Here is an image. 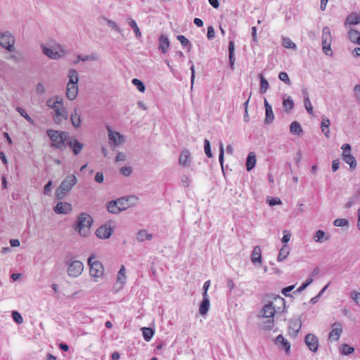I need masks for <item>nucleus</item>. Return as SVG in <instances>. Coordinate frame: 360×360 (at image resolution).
<instances>
[{"instance_id":"nucleus-1","label":"nucleus","mask_w":360,"mask_h":360,"mask_svg":"<svg viewBox=\"0 0 360 360\" xmlns=\"http://www.w3.org/2000/svg\"><path fill=\"white\" fill-rule=\"evenodd\" d=\"M94 222L92 217L86 212L80 213L73 226L81 236L85 237L90 233V229Z\"/></svg>"},{"instance_id":"nucleus-2","label":"nucleus","mask_w":360,"mask_h":360,"mask_svg":"<svg viewBox=\"0 0 360 360\" xmlns=\"http://www.w3.org/2000/svg\"><path fill=\"white\" fill-rule=\"evenodd\" d=\"M68 77L69 80L67 84L65 95L70 101H73L78 94V72L75 69H70L68 71Z\"/></svg>"},{"instance_id":"nucleus-3","label":"nucleus","mask_w":360,"mask_h":360,"mask_svg":"<svg viewBox=\"0 0 360 360\" xmlns=\"http://www.w3.org/2000/svg\"><path fill=\"white\" fill-rule=\"evenodd\" d=\"M46 134L52 141L51 146L64 150L66 148L65 142L69 139V134L67 131H60L53 129H48Z\"/></svg>"},{"instance_id":"nucleus-4","label":"nucleus","mask_w":360,"mask_h":360,"mask_svg":"<svg viewBox=\"0 0 360 360\" xmlns=\"http://www.w3.org/2000/svg\"><path fill=\"white\" fill-rule=\"evenodd\" d=\"M41 48L43 53L53 60H57L67 54V51H65L60 45L56 47H46L44 44H41Z\"/></svg>"},{"instance_id":"nucleus-5","label":"nucleus","mask_w":360,"mask_h":360,"mask_svg":"<svg viewBox=\"0 0 360 360\" xmlns=\"http://www.w3.org/2000/svg\"><path fill=\"white\" fill-rule=\"evenodd\" d=\"M94 259V255H91L88 258V264L90 266L89 274L92 277L100 278L104 274V268L99 261H93Z\"/></svg>"},{"instance_id":"nucleus-6","label":"nucleus","mask_w":360,"mask_h":360,"mask_svg":"<svg viewBox=\"0 0 360 360\" xmlns=\"http://www.w3.org/2000/svg\"><path fill=\"white\" fill-rule=\"evenodd\" d=\"M15 38L8 31L0 32V46L10 52L15 51Z\"/></svg>"},{"instance_id":"nucleus-7","label":"nucleus","mask_w":360,"mask_h":360,"mask_svg":"<svg viewBox=\"0 0 360 360\" xmlns=\"http://www.w3.org/2000/svg\"><path fill=\"white\" fill-rule=\"evenodd\" d=\"M83 269V263L79 260H75L68 264V274L71 277H77L82 274Z\"/></svg>"},{"instance_id":"nucleus-8","label":"nucleus","mask_w":360,"mask_h":360,"mask_svg":"<svg viewBox=\"0 0 360 360\" xmlns=\"http://www.w3.org/2000/svg\"><path fill=\"white\" fill-rule=\"evenodd\" d=\"M304 343L312 352H316L319 346V338L312 333H308L304 337Z\"/></svg>"},{"instance_id":"nucleus-9","label":"nucleus","mask_w":360,"mask_h":360,"mask_svg":"<svg viewBox=\"0 0 360 360\" xmlns=\"http://www.w3.org/2000/svg\"><path fill=\"white\" fill-rule=\"evenodd\" d=\"M77 183V179L75 174H68L60 184L62 190H65L66 192H70L72 187Z\"/></svg>"},{"instance_id":"nucleus-10","label":"nucleus","mask_w":360,"mask_h":360,"mask_svg":"<svg viewBox=\"0 0 360 360\" xmlns=\"http://www.w3.org/2000/svg\"><path fill=\"white\" fill-rule=\"evenodd\" d=\"M65 146H68L75 155H77L84 147V144L75 137H69V139L66 141Z\"/></svg>"},{"instance_id":"nucleus-11","label":"nucleus","mask_w":360,"mask_h":360,"mask_svg":"<svg viewBox=\"0 0 360 360\" xmlns=\"http://www.w3.org/2000/svg\"><path fill=\"white\" fill-rule=\"evenodd\" d=\"M112 229L110 225L103 224L100 226L96 231V235L101 239H108L112 233Z\"/></svg>"},{"instance_id":"nucleus-12","label":"nucleus","mask_w":360,"mask_h":360,"mask_svg":"<svg viewBox=\"0 0 360 360\" xmlns=\"http://www.w3.org/2000/svg\"><path fill=\"white\" fill-rule=\"evenodd\" d=\"M276 312L278 311L276 309V306L274 305L273 302L265 304L261 310L262 316L264 318H274Z\"/></svg>"},{"instance_id":"nucleus-13","label":"nucleus","mask_w":360,"mask_h":360,"mask_svg":"<svg viewBox=\"0 0 360 360\" xmlns=\"http://www.w3.org/2000/svg\"><path fill=\"white\" fill-rule=\"evenodd\" d=\"M302 323L300 319H291L289 321L288 326L290 334L293 337H296L302 328Z\"/></svg>"},{"instance_id":"nucleus-14","label":"nucleus","mask_w":360,"mask_h":360,"mask_svg":"<svg viewBox=\"0 0 360 360\" xmlns=\"http://www.w3.org/2000/svg\"><path fill=\"white\" fill-rule=\"evenodd\" d=\"M264 105L265 108V119H264V124H270L273 122L274 120V114L272 110L271 105L269 103L267 100L264 98Z\"/></svg>"},{"instance_id":"nucleus-15","label":"nucleus","mask_w":360,"mask_h":360,"mask_svg":"<svg viewBox=\"0 0 360 360\" xmlns=\"http://www.w3.org/2000/svg\"><path fill=\"white\" fill-rule=\"evenodd\" d=\"M191 154L188 149H184L181 152L179 158V165L188 167L191 166Z\"/></svg>"},{"instance_id":"nucleus-16","label":"nucleus","mask_w":360,"mask_h":360,"mask_svg":"<svg viewBox=\"0 0 360 360\" xmlns=\"http://www.w3.org/2000/svg\"><path fill=\"white\" fill-rule=\"evenodd\" d=\"M129 200H136L138 198L134 195H130L127 197H122L115 200L117 202L118 207L121 208L122 211L131 207V205H134V203L129 202Z\"/></svg>"},{"instance_id":"nucleus-17","label":"nucleus","mask_w":360,"mask_h":360,"mask_svg":"<svg viewBox=\"0 0 360 360\" xmlns=\"http://www.w3.org/2000/svg\"><path fill=\"white\" fill-rule=\"evenodd\" d=\"M56 214H66L72 211L71 204L66 202H59L53 208Z\"/></svg>"},{"instance_id":"nucleus-18","label":"nucleus","mask_w":360,"mask_h":360,"mask_svg":"<svg viewBox=\"0 0 360 360\" xmlns=\"http://www.w3.org/2000/svg\"><path fill=\"white\" fill-rule=\"evenodd\" d=\"M333 330L329 333V339L331 340L337 341L340 339L342 332V326L341 323L335 322L333 324Z\"/></svg>"},{"instance_id":"nucleus-19","label":"nucleus","mask_w":360,"mask_h":360,"mask_svg":"<svg viewBox=\"0 0 360 360\" xmlns=\"http://www.w3.org/2000/svg\"><path fill=\"white\" fill-rule=\"evenodd\" d=\"M108 138L110 141H111L116 146L124 141V136L122 135H121L119 132H114L110 129H108Z\"/></svg>"},{"instance_id":"nucleus-20","label":"nucleus","mask_w":360,"mask_h":360,"mask_svg":"<svg viewBox=\"0 0 360 360\" xmlns=\"http://www.w3.org/2000/svg\"><path fill=\"white\" fill-rule=\"evenodd\" d=\"M229 59L230 68L232 70L235 69V44L233 40L229 42Z\"/></svg>"},{"instance_id":"nucleus-21","label":"nucleus","mask_w":360,"mask_h":360,"mask_svg":"<svg viewBox=\"0 0 360 360\" xmlns=\"http://www.w3.org/2000/svg\"><path fill=\"white\" fill-rule=\"evenodd\" d=\"M210 306L209 296H202V300L200 303L199 314L201 316H205L207 314Z\"/></svg>"},{"instance_id":"nucleus-22","label":"nucleus","mask_w":360,"mask_h":360,"mask_svg":"<svg viewBox=\"0 0 360 360\" xmlns=\"http://www.w3.org/2000/svg\"><path fill=\"white\" fill-rule=\"evenodd\" d=\"M170 42L165 34H161L159 37V49L162 53H166L168 51Z\"/></svg>"},{"instance_id":"nucleus-23","label":"nucleus","mask_w":360,"mask_h":360,"mask_svg":"<svg viewBox=\"0 0 360 360\" xmlns=\"http://www.w3.org/2000/svg\"><path fill=\"white\" fill-rule=\"evenodd\" d=\"M274 341L277 345L281 346L287 354L289 353L290 349V343L285 339L282 335H278Z\"/></svg>"},{"instance_id":"nucleus-24","label":"nucleus","mask_w":360,"mask_h":360,"mask_svg":"<svg viewBox=\"0 0 360 360\" xmlns=\"http://www.w3.org/2000/svg\"><path fill=\"white\" fill-rule=\"evenodd\" d=\"M125 267L121 265L120 269L117 273L116 285H119V289H122L126 283Z\"/></svg>"},{"instance_id":"nucleus-25","label":"nucleus","mask_w":360,"mask_h":360,"mask_svg":"<svg viewBox=\"0 0 360 360\" xmlns=\"http://www.w3.org/2000/svg\"><path fill=\"white\" fill-rule=\"evenodd\" d=\"M81 115L78 112L77 108H75L70 115V122L75 128H79L81 126Z\"/></svg>"},{"instance_id":"nucleus-26","label":"nucleus","mask_w":360,"mask_h":360,"mask_svg":"<svg viewBox=\"0 0 360 360\" xmlns=\"http://www.w3.org/2000/svg\"><path fill=\"white\" fill-rule=\"evenodd\" d=\"M256 165V155L254 152H250L248 155L245 166L247 171H251Z\"/></svg>"},{"instance_id":"nucleus-27","label":"nucleus","mask_w":360,"mask_h":360,"mask_svg":"<svg viewBox=\"0 0 360 360\" xmlns=\"http://www.w3.org/2000/svg\"><path fill=\"white\" fill-rule=\"evenodd\" d=\"M251 260L252 262L255 263H261L262 262V252L259 246H255L253 248L251 255Z\"/></svg>"},{"instance_id":"nucleus-28","label":"nucleus","mask_w":360,"mask_h":360,"mask_svg":"<svg viewBox=\"0 0 360 360\" xmlns=\"http://www.w3.org/2000/svg\"><path fill=\"white\" fill-rule=\"evenodd\" d=\"M342 159L346 163L349 165L350 169L352 170L354 169L356 167V159L350 153H342Z\"/></svg>"},{"instance_id":"nucleus-29","label":"nucleus","mask_w":360,"mask_h":360,"mask_svg":"<svg viewBox=\"0 0 360 360\" xmlns=\"http://www.w3.org/2000/svg\"><path fill=\"white\" fill-rule=\"evenodd\" d=\"M349 39L354 44L360 45V32L354 29H350L348 32Z\"/></svg>"},{"instance_id":"nucleus-30","label":"nucleus","mask_w":360,"mask_h":360,"mask_svg":"<svg viewBox=\"0 0 360 360\" xmlns=\"http://www.w3.org/2000/svg\"><path fill=\"white\" fill-rule=\"evenodd\" d=\"M153 234L149 233L146 230H140L136 234V240L139 242H143L146 240H151L153 239Z\"/></svg>"},{"instance_id":"nucleus-31","label":"nucleus","mask_w":360,"mask_h":360,"mask_svg":"<svg viewBox=\"0 0 360 360\" xmlns=\"http://www.w3.org/2000/svg\"><path fill=\"white\" fill-rule=\"evenodd\" d=\"M273 298L274 300V305L276 306V309L278 311V312L281 310V307H283L282 311H284L285 309V299L279 295H274Z\"/></svg>"},{"instance_id":"nucleus-32","label":"nucleus","mask_w":360,"mask_h":360,"mask_svg":"<svg viewBox=\"0 0 360 360\" xmlns=\"http://www.w3.org/2000/svg\"><path fill=\"white\" fill-rule=\"evenodd\" d=\"M360 23V16L356 13H352L349 15L346 20L345 25L347 26V25H356Z\"/></svg>"},{"instance_id":"nucleus-33","label":"nucleus","mask_w":360,"mask_h":360,"mask_svg":"<svg viewBox=\"0 0 360 360\" xmlns=\"http://www.w3.org/2000/svg\"><path fill=\"white\" fill-rule=\"evenodd\" d=\"M290 133L294 135L301 136L303 133L300 124L297 121H293L290 125Z\"/></svg>"},{"instance_id":"nucleus-34","label":"nucleus","mask_w":360,"mask_h":360,"mask_svg":"<svg viewBox=\"0 0 360 360\" xmlns=\"http://www.w3.org/2000/svg\"><path fill=\"white\" fill-rule=\"evenodd\" d=\"M107 210L109 212L112 214H118L122 211V209L118 207V205L117 204V202L115 200H112L108 202Z\"/></svg>"},{"instance_id":"nucleus-35","label":"nucleus","mask_w":360,"mask_h":360,"mask_svg":"<svg viewBox=\"0 0 360 360\" xmlns=\"http://www.w3.org/2000/svg\"><path fill=\"white\" fill-rule=\"evenodd\" d=\"M329 126H330V120L328 118L326 117H322L321 120V131L325 134V136L328 138L329 137Z\"/></svg>"},{"instance_id":"nucleus-36","label":"nucleus","mask_w":360,"mask_h":360,"mask_svg":"<svg viewBox=\"0 0 360 360\" xmlns=\"http://www.w3.org/2000/svg\"><path fill=\"white\" fill-rule=\"evenodd\" d=\"M332 37L330 30L328 27L326 26L322 30L321 44L325 42H331Z\"/></svg>"},{"instance_id":"nucleus-37","label":"nucleus","mask_w":360,"mask_h":360,"mask_svg":"<svg viewBox=\"0 0 360 360\" xmlns=\"http://www.w3.org/2000/svg\"><path fill=\"white\" fill-rule=\"evenodd\" d=\"M259 78L260 80V89L259 92L261 94H264L266 92L269 87L268 81L263 77L262 74H259Z\"/></svg>"},{"instance_id":"nucleus-38","label":"nucleus","mask_w":360,"mask_h":360,"mask_svg":"<svg viewBox=\"0 0 360 360\" xmlns=\"http://www.w3.org/2000/svg\"><path fill=\"white\" fill-rule=\"evenodd\" d=\"M144 340L149 342L155 334V330L151 328L143 327L142 329Z\"/></svg>"},{"instance_id":"nucleus-39","label":"nucleus","mask_w":360,"mask_h":360,"mask_svg":"<svg viewBox=\"0 0 360 360\" xmlns=\"http://www.w3.org/2000/svg\"><path fill=\"white\" fill-rule=\"evenodd\" d=\"M290 250L289 248L287 245H284L280 250L277 261L278 262H282L289 255Z\"/></svg>"},{"instance_id":"nucleus-40","label":"nucleus","mask_w":360,"mask_h":360,"mask_svg":"<svg viewBox=\"0 0 360 360\" xmlns=\"http://www.w3.org/2000/svg\"><path fill=\"white\" fill-rule=\"evenodd\" d=\"M129 25L133 29L136 38H139L141 36V32L137 25V23L134 20L131 18H127Z\"/></svg>"},{"instance_id":"nucleus-41","label":"nucleus","mask_w":360,"mask_h":360,"mask_svg":"<svg viewBox=\"0 0 360 360\" xmlns=\"http://www.w3.org/2000/svg\"><path fill=\"white\" fill-rule=\"evenodd\" d=\"M360 199V191H357L355 194H354L349 201L345 204V207L347 209L350 208L354 204L357 203Z\"/></svg>"},{"instance_id":"nucleus-42","label":"nucleus","mask_w":360,"mask_h":360,"mask_svg":"<svg viewBox=\"0 0 360 360\" xmlns=\"http://www.w3.org/2000/svg\"><path fill=\"white\" fill-rule=\"evenodd\" d=\"M283 105L285 112H289L294 108V102L290 96L283 100Z\"/></svg>"},{"instance_id":"nucleus-43","label":"nucleus","mask_w":360,"mask_h":360,"mask_svg":"<svg viewBox=\"0 0 360 360\" xmlns=\"http://www.w3.org/2000/svg\"><path fill=\"white\" fill-rule=\"evenodd\" d=\"M177 40L181 43V44L184 47H186L188 49V51H190V50L192 48V44L190 42V41L184 35H177L176 37Z\"/></svg>"},{"instance_id":"nucleus-44","label":"nucleus","mask_w":360,"mask_h":360,"mask_svg":"<svg viewBox=\"0 0 360 360\" xmlns=\"http://www.w3.org/2000/svg\"><path fill=\"white\" fill-rule=\"evenodd\" d=\"M340 352L343 355H349L354 352V348L348 344H343L340 349Z\"/></svg>"},{"instance_id":"nucleus-45","label":"nucleus","mask_w":360,"mask_h":360,"mask_svg":"<svg viewBox=\"0 0 360 360\" xmlns=\"http://www.w3.org/2000/svg\"><path fill=\"white\" fill-rule=\"evenodd\" d=\"M131 83L137 88V89L140 92L143 93L145 91V90H146L145 84L140 79H139L137 78H134L131 80Z\"/></svg>"},{"instance_id":"nucleus-46","label":"nucleus","mask_w":360,"mask_h":360,"mask_svg":"<svg viewBox=\"0 0 360 360\" xmlns=\"http://www.w3.org/2000/svg\"><path fill=\"white\" fill-rule=\"evenodd\" d=\"M63 105V99L62 97L56 96L54 97L53 105H50V108L55 110V109L59 108L60 105Z\"/></svg>"},{"instance_id":"nucleus-47","label":"nucleus","mask_w":360,"mask_h":360,"mask_svg":"<svg viewBox=\"0 0 360 360\" xmlns=\"http://www.w3.org/2000/svg\"><path fill=\"white\" fill-rule=\"evenodd\" d=\"M63 105V99L62 97L56 96L54 97L53 105H50V108L55 110V109L59 108L60 105Z\"/></svg>"},{"instance_id":"nucleus-48","label":"nucleus","mask_w":360,"mask_h":360,"mask_svg":"<svg viewBox=\"0 0 360 360\" xmlns=\"http://www.w3.org/2000/svg\"><path fill=\"white\" fill-rule=\"evenodd\" d=\"M313 278L311 277L308 278L302 285L294 292L295 293H300L304 290L311 283Z\"/></svg>"},{"instance_id":"nucleus-49","label":"nucleus","mask_w":360,"mask_h":360,"mask_svg":"<svg viewBox=\"0 0 360 360\" xmlns=\"http://www.w3.org/2000/svg\"><path fill=\"white\" fill-rule=\"evenodd\" d=\"M53 111L55 112V115L63 116L64 120L68 119V112L63 105H60L59 108L55 109Z\"/></svg>"},{"instance_id":"nucleus-50","label":"nucleus","mask_w":360,"mask_h":360,"mask_svg":"<svg viewBox=\"0 0 360 360\" xmlns=\"http://www.w3.org/2000/svg\"><path fill=\"white\" fill-rule=\"evenodd\" d=\"M204 150L207 158H212L213 155L211 150V143L208 139L204 141Z\"/></svg>"},{"instance_id":"nucleus-51","label":"nucleus","mask_w":360,"mask_h":360,"mask_svg":"<svg viewBox=\"0 0 360 360\" xmlns=\"http://www.w3.org/2000/svg\"><path fill=\"white\" fill-rule=\"evenodd\" d=\"M16 110L27 122H29L31 124L34 123V120L32 119V117L27 113V112L23 108H22L20 107H18V108H16Z\"/></svg>"},{"instance_id":"nucleus-52","label":"nucleus","mask_w":360,"mask_h":360,"mask_svg":"<svg viewBox=\"0 0 360 360\" xmlns=\"http://www.w3.org/2000/svg\"><path fill=\"white\" fill-rule=\"evenodd\" d=\"M69 192H66L65 190H62L60 186H59L55 191V197L56 200H63L67 193Z\"/></svg>"},{"instance_id":"nucleus-53","label":"nucleus","mask_w":360,"mask_h":360,"mask_svg":"<svg viewBox=\"0 0 360 360\" xmlns=\"http://www.w3.org/2000/svg\"><path fill=\"white\" fill-rule=\"evenodd\" d=\"M283 46L287 49H296V44L293 41H292L288 37L283 38Z\"/></svg>"},{"instance_id":"nucleus-54","label":"nucleus","mask_w":360,"mask_h":360,"mask_svg":"<svg viewBox=\"0 0 360 360\" xmlns=\"http://www.w3.org/2000/svg\"><path fill=\"white\" fill-rule=\"evenodd\" d=\"M331 42H325L322 43V49L323 53L327 55L331 56L333 55V51L330 47Z\"/></svg>"},{"instance_id":"nucleus-55","label":"nucleus","mask_w":360,"mask_h":360,"mask_svg":"<svg viewBox=\"0 0 360 360\" xmlns=\"http://www.w3.org/2000/svg\"><path fill=\"white\" fill-rule=\"evenodd\" d=\"M333 225L338 227L349 226V221L346 219H336L333 221Z\"/></svg>"},{"instance_id":"nucleus-56","label":"nucleus","mask_w":360,"mask_h":360,"mask_svg":"<svg viewBox=\"0 0 360 360\" xmlns=\"http://www.w3.org/2000/svg\"><path fill=\"white\" fill-rule=\"evenodd\" d=\"M77 58L79 60L82 61H88V60H96L98 59L97 55L96 54H91V55H86L84 56H82L81 55L77 56Z\"/></svg>"},{"instance_id":"nucleus-57","label":"nucleus","mask_w":360,"mask_h":360,"mask_svg":"<svg viewBox=\"0 0 360 360\" xmlns=\"http://www.w3.org/2000/svg\"><path fill=\"white\" fill-rule=\"evenodd\" d=\"M11 316H12V318H13V321L17 324H21L23 322L22 316H21V314L18 311H13L12 313H11Z\"/></svg>"},{"instance_id":"nucleus-58","label":"nucleus","mask_w":360,"mask_h":360,"mask_svg":"<svg viewBox=\"0 0 360 360\" xmlns=\"http://www.w3.org/2000/svg\"><path fill=\"white\" fill-rule=\"evenodd\" d=\"M350 297L358 306H360V292L352 290L350 292Z\"/></svg>"},{"instance_id":"nucleus-59","label":"nucleus","mask_w":360,"mask_h":360,"mask_svg":"<svg viewBox=\"0 0 360 360\" xmlns=\"http://www.w3.org/2000/svg\"><path fill=\"white\" fill-rule=\"evenodd\" d=\"M325 236H326V233L323 230H318L316 232L315 235L314 236V240L316 242L321 243V242H322Z\"/></svg>"},{"instance_id":"nucleus-60","label":"nucleus","mask_w":360,"mask_h":360,"mask_svg":"<svg viewBox=\"0 0 360 360\" xmlns=\"http://www.w3.org/2000/svg\"><path fill=\"white\" fill-rule=\"evenodd\" d=\"M278 78L286 84L290 85L291 84L288 75L285 72H281L278 75Z\"/></svg>"},{"instance_id":"nucleus-61","label":"nucleus","mask_w":360,"mask_h":360,"mask_svg":"<svg viewBox=\"0 0 360 360\" xmlns=\"http://www.w3.org/2000/svg\"><path fill=\"white\" fill-rule=\"evenodd\" d=\"M274 325V318H271V319H269L264 323L262 328L265 330H270L273 328Z\"/></svg>"},{"instance_id":"nucleus-62","label":"nucleus","mask_w":360,"mask_h":360,"mask_svg":"<svg viewBox=\"0 0 360 360\" xmlns=\"http://www.w3.org/2000/svg\"><path fill=\"white\" fill-rule=\"evenodd\" d=\"M105 20L107 22V24L109 27H110L112 29H113L115 31L117 32H121V30L120 28L119 27V26L116 24L115 22H114L113 20H109V19H107V18H104Z\"/></svg>"},{"instance_id":"nucleus-63","label":"nucleus","mask_w":360,"mask_h":360,"mask_svg":"<svg viewBox=\"0 0 360 360\" xmlns=\"http://www.w3.org/2000/svg\"><path fill=\"white\" fill-rule=\"evenodd\" d=\"M304 108H305L306 110L307 111V112L310 115H313V113H314L313 107H312V105L311 103L309 98H306V101H304Z\"/></svg>"},{"instance_id":"nucleus-64","label":"nucleus","mask_w":360,"mask_h":360,"mask_svg":"<svg viewBox=\"0 0 360 360\" xmlns=\"http://www.w3.org/2000/svg\"><path fill=\"white\" fill-rule=\"evenodd\" d=\"M120 173L125 176H129L132 173V168L128 166L122 167L120 168Z\"/></svg>"}]
</instances>
